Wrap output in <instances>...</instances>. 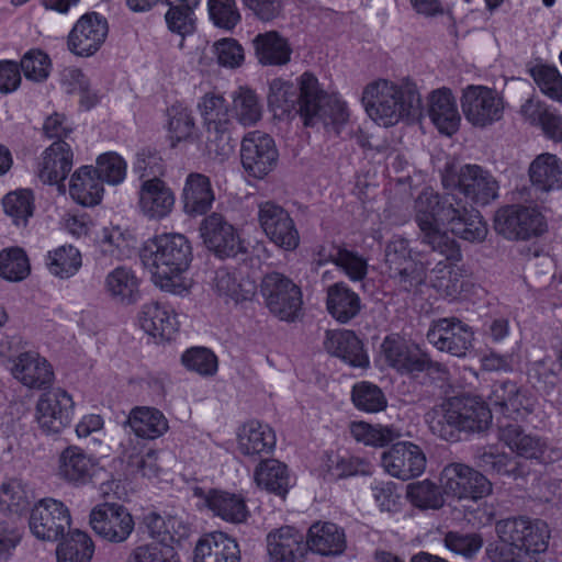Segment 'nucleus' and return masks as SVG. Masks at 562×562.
Listing matches in <instances>:
<instances>
[{
    "label": "nucleus",
    "instance_id": "obj_1",
    "mask_svg": "<svg viewBox=\"0 0 562 562\" xmlns=\"http://www.w3.org/2000/svg\"><path fill=\"white\" fill-rule=\"evenodd\" d=\"M297 80L295 86L280 78L273 79L269 86V106L274 112L286 114L297 105L306 126L322 122L339 134V128L349 119L346 102L339 94L322 89L318 79L311 72H304Z\"/></svg>",
    "mask_w": 562,
    "mask_h": 562
},
{
    "label": "nucleus",
    "instance_id": "obj_2",
    "mask_svg": "<svg viewBox=\"0 0 562 562\" xmlns=\"http://www.w3.org/2000/svg\"><path fill=\"white\" fill-rule=\"evenodd\" d=\"M494 530L498 537L494 553L499 562H546L550 529L544 520L512 517L498 520Z\"/></svg>",
    "mask_w": 562,
    "mask_h": 562
},
{
    "label": "nucleus",
    "instance_id": "obj_3",
    "mask_svg": "<svg viewBox=\"0 0 562 562\" xmlns=\"http://www.w3.org/2000/svg\"><path fill=\"white\" fill-rule=\"evenodd\" d=\"M459 195L454 192L439 194L432 189H424L415 200V221L422 232V243L442 256L449 263L460 261L462 254L458 243L439 229V224L448 225Z\"/></svg>",
    "mask_w": 562,
    "mask_h": 562
},
{
    "label": "nucleus",
    "instance_id": "obj_4",
    "mask_svg": "<svg viewBox=\"0 0 562 562\" xmlns=\"http://www.w3.org/2000/svg\"><path fill=\"white\" fill-rule=\"evenodd\" d=\"M491 422L492 411L480 396L461 394L447 398L435 411L429 428L443 440L458 441L461 432H483Z\"/></svg>",
    "mask_w": 562,
    "mask_h": 562
},
{
    "label": "nucleus",
    "instance_id": "obj_5",
    "mask_svg": "<svg viewBox=\"0 0 562 562\" xmlns=\"http://www.w3.org/2000/svg\"><path fill=\"white\" fill-rule=\"evenodd\" d=\"M361 102L369 116L384 126L404 117H416L422 111V98L415 85L398 86L383 79L364 88Z\"/></svg>",
    "mask_w": 562,
    "mask_h": 562
},
{
    "label": "nucleus",
    "instance_id": "obj_6",
    "mask_svg": "<svg viewBox=\"0 0 562 562\" xmlns=\"http://www.w3.org/2000/svg\"><path fill=\"white\" fill-rule=\"evenodd\" d=\"M143 265L151 272L161 288L184 272L192 260V247L188 238L178 233L156 235L142 250Z\"/></svg>",
    "mask_w": 562,
    "mask_h": 562
},
{
    "label": "nucleus",
    "instance_id": "obj_7",
    "mask_svg": "<svg viewBox=\"0 0 562 562\" xmlns=\"http://www.w3.org/2000/svg\"><path fill=\"white\" fill-rule=\"evenodd\" d=\"M382 351L390 367L411 379L422 378L420 384L446 378L447 369L442 363L432 361L418 346L403 339L386 337L382 342Z\"/></svg>",
    "mask_w": 562,
    "mask_h": 562
},
{
    "label": "nucleus",
    "instance_id": "obj_8",
    "mask_svg": "<svg viewBox=\"0 0 562 562\" xmlns=\"http://www.w3.org/2000/svg\"><path fill=\"white\" fill-rule=\"evenodd\" d=\"M203 125L206 130L207 142L215 145L218 156H228L237 144L234 137L236 122L231 114L229 104L220 94L206 93L198 103Z\"/></svg>",
    "mask_w": 562,
    "mask_h": 562
},
{
    "label": "nucleus",
    "instance_id": "obj_9",
    "mask_svg": "<svg viewBox=\"0 0 562 562\" xmlns=\"http://www.w3.org/2000/svg\"><path fill=\"white\" fill-rule=\"evenodd\" d=\"M260 292L269 311L281 321H294L303 304L301 288L280 272L267 273Z\"/></svg>",
    "mask_w": 562,
    "mask_h": 562
},
{
    "label": "nucleus",
    "instance_id": "obj_10",
    "mask_svg": "<svg viewBox=\"0 0 562 562\" xmlns=\"http://www.w3.org/2000/svg\"><path fill=\"white\" fill-rule=\"evenodd\" d=\"M385 265L389 277L404 291L423 284L426 279V267L412 257L409 241L395 235L385 246Z\"/></svg>",
    "mask_w": 562,
    "mask_h": 562
},
{
    "label": "nucleus",
    "instance_id": "obj_11",
    "mask_svg": "<svg viewBox=\"0 0 562 562\" xmlns=\"http://www.w3.org/2000/svg\"><path fill=\"white\" fill-rule=\"evenodd\" d=\"M546 217L536 207L509 205L494 215V231L507 239L528 240L547 232Z\"/></svg>",
    "mask_w": 562,
    "mask_h": 562
},
{
    "label": "nucleus",
    "instance_id": "obj_12",
    "mask_svg": "<svg viewBox=\"0 0 562 562\" xmlns=\"http://www.w3.org/2000/svg\"><path fill=\"white\" fill-rule=\"evenodd\" d=\"M69 508L61 502L45 497L34 503L30 510V531L43 541H56L70 528Z\"/></svg>",
    "mask_w": 562,
    "mask_h": 562
},
{
    "label": "nucleus",
    "instance_id": "obj_13",
    "mask_svg": "<svg viewBox=\"0 0 562 562\" xmlns=\"http://www.w3.org/2000/svg\"><path fill=\"white\" fill-rule=\"evenodd\" d=\"M279 153L274 139L267 133L252 131L240 142V161L245 172L263 179L277 166Z\"/></svg>",
    "mask_w": 562,
    "mask_h": 562
},
{
    "label": "nucleus",
    "instance_id": "obj_14",
    "mask_svg": "<svg viewBox=\"0 0 562 562\" xmlns=\"http://www.w3.org/2000/svg\"><path fill=\"white\" fill-rule=\"evenodd\" d=\"M75 403L63 389L44 392L36 404V420L43 432L55 435L68 427L74 417Z\"/></svg>",
    "mask_w": 562,
    "mask_h": 562
},
{
    "label": "nucleus",
    "instance_id": "obj_15",
    "mask_svg": "<svg viewBox=\"0 0 562 562\" xmlns=\"http://www.w3.org/2000/svg\"><path fill=\"white\" fill-rule=\"evenodd\" d=\"M89 522L98 536L114 543L124 542L135 526L127 508L116 503H103L94 506L90 513Z\"/></svg>",
    "mask_w": 562,
    "mask_h": 562
},
{
    "label": "nucleus",
    "instance_id": "obj_16",
    "mask_svg": "<svg viewBox=\"0 0 562 562\" xmlns=\"http://www.w3.org/2000/svg\"><path fill=\"white\" fill-rule=\"evenodd\" d=\"M442 184L446 189L458 190L457 195L472 199L475 203L485 204L490 196L488 172L479 165H464L457 169L447 165L442 173Z\"/></svg>",
    "mask_w": 562,
    "mask_h": 562
},
{
    "label": "nucleus",
    "instance_id": "obj_17",
    "mask_svg": "<svg viewBox=\"0 0 562 562\" xmlns=\"http://www.w3.org/2000/svg\"><path fill=\"white\" fill-rule=\"evenodd\" d=\"M258 221L268 238L284 250H294L300 235L290 214L273 201L258 205Z\"/></svg>",
    "mask_w": 562,
    "mask_h": 562
},
{
    "label": "nucleus",
    "instance_id": "obj_18",
    "mask_svg": "<svg viewBox=\"0 0 562 562\" xmlns=\"http://www.w3.org/2000/svg\"><path fill=\"white\" fill-rule=\"evenodd\" d=\"M427 340L439 351L454 357H464L472 347L473 333L471 328L456 317H445L435 321L427 331Z\"/></svg>",
    "mask_w": 562,
    "mask_h": 562
},
{
    "label": "nucleus",
    "instance_id": "obj_19",
    "mask_svg": "<svg viewBox=\"0 0 562 562\" xmlns=\"http://www.w3.org/2000/svg\"><path fill=\"white\" fill-rule=\"evenodd\" d=\"M381 465L391 476L407 481L424 473L426 456L416 443L398 441L382 453Z\"/></svg>",
    "mask_w": 562,
    "mask_h": 562
},
{
    "label": "nucleus",
    "instance_id": "obj_20",
    "mask_svg": "<svg viewBox=\"0 0 562 562\" xmlns=\"http://www.w3.org/2000/svg\"><path fill=\"white\" fill-rule=\"evenodd\" d=\"M441 482L445 492L459 499H481L490 493L492 486L483 474L462 463L447 465Z\"/></svg>",
    "mask_w": 562,
    "mask_h": 562
},
{
    "label": "nucleus",
    "instance_id": "obj_21",
    "mask_svg": "<svg viewBox=\"0 0 562 562\" xmlns=\"http://www.w3.org/2000/svg\"><path fill=\"white\" fill-rule=\"evenodd\" d=\"M200 232L206 247L220 258L235 257L245 249L236 228L220 213L207 215Z\"/></svg>",
    "mask_w": 562,
    "mask_h": 562
},
{
    "label": "nucleus",
    "instance_id": "obj_22",
    "mask_svg": "<svg viewBox=\"0 0 562 562\" xmlns=\"http://www.w3.org/2000/svg\"><path fill=\"white\" fill-rule=\"evenodd\" d=\"M108 32V21L103 15L98 12L86 13L71 29L68 48L78 56H92L104 43Z\"/></svg>",
    "mask_w": 562,
    "mask_h": 562
},
{
    "label": "nucleus",
    "instance_id": "obj_23",
    "mask_svg": "<svg viewBox=\"0 0 562 562\" xmlns=\"http://www.w3.org/2000/svg\"><path fill=\"white\" fill-rule=\"evenodd\" d=\"M268 562H304L305 535L293 526L272 529L266 537Z\"/></svg>",
    "mask_w": 562,
    "mask_h": 562
},
{
    "label": "nucleus",
    "instance_id": "obj_24",
    "mask_svg": "<svg viewBox=\"0 0 562 562\" xmlns=\"http://www.w3.org/2000/svg\"><path fill=\"white\" fill-rule=\"evenodd\" d=\"M137 206L143 216L149 221L168 217L176 203L172 189L161 179L144 180L137 192Z\"/></svg>",
    "mask_w": 562,
    "mask_h": 562
},
{
    "label": "nucleus",
    "instance_id": "obj_25",
    "mask_svg": "<svg viewBox=\"0 0 562 562\" xmlns=\"http://www.w3.org/2000/svg\"><path fill=\"white\" fill-rule=\"evenodd\" d=\"M498 439L503 441L513 452L526 459H535L541 463H547L548 445L539 436L525 434L518 424H503L498 422Z\"/></svg>",
    "mask_w": 562,
    "mask_h": 562
},
{
    "label": "nucleus",
    "instance_id": "obj_26",
    "mask_svg": "<svg viewBox=\"0 0 562 562\" xmlns=\"http://www.w3.org/2000/svg\"><path fill=\"white\" fill-rule=\"evenodd\" d=\"M74 153L68 143L56 140L42 154L37 176L43 183L58 184L64 181L72 168Z\"/></svg>",
    "mask_w": 562,
    "mask_h": 562
},
{
    "label": "nucleus",
    "instance_id": "obj_27",
    "mask_svg": "<svg viewBox=\"0 0 562 562\" xmlns=\"http://www.w3.org/2000/svg\"><path fill=\"white\" fill-rule=\"evenodd\" d=\"M13 376L31 389H45L54 380L52 366L36 352L20 353L11 367Z\"/></svg>",
    "mask_w": 562,
    "mask_h": 562
},
{
    "label": "nucleus",
    "instance_id": "obj_28",
    "mask_svg": "<svg viewBox=\"0 0 562 562\" xmlns=\"http://www.w3.org/2000/svg\"><path fill=\"white\" fill-rule=\"evenodd\" d=\"M183 212L191 216L205 215L215 201V193L207 176L191 172L187 176L182 189Z\"/></svg>",
    "mask_w": 562,
    "mask_h": 562
},
{
    "label": "nucleus",
    "instance_id": "obj_29",
    "mask_svg": "<svg viewBox=\"0 0 562 562\" xmlns=\"http://www.w3.org/2000/svg\"><path fill=\"white\" fill-rule=\"evenodd\" d=\"M326 351L353 368L369 366V357L362 341L352 330H328L324 340Z\"/></svg>",
    "mask_w": 562,
    "mask_h": 562
},
{
    "label": "nucleus",
    "instance_id": "obj_30",
    "mask_svg": "<svg viewBox=\"0 0 562 562\" xmlns=\"http://www.w3.org/2000/svg\"><path fill=\"white\" fill-rule=\"evenodd\" d=\"M306 551L330 557L344 553L346 535L342 528L334 522H314L305 535Z\"/></svg>",
    "mask_w": 562,
    "mask_h": 562
},
{
    "label": "nucleus",
    "instance_id": "obj_31",
    "mask_svg": "<svg viewBox=\"0 0 562 562\" xmlns=\"http://www.w3.org/2000/svg\"><path fill=\"white\" fill-rule=\"evenodd\" d=\"M97 465V461L82 449L70 446L59 456L58 474L75 486H83L91 482Z\"/></svg>",
    "mask_w": 562,
    "mask_h": 562
},
{
    "label": "nucleus",
    "instance_id": "obj_32",
    "mask_svg": "<svg viewBox=\"0 0 562 562\" xmlns=\"http://www.w3.org/2000/svg\"><path fill=\"white\" fill-rule=\"evenodd\" d=\"M428 115L441 134L451 136L458 131L461 117L450 89L441 88L430 93Z\"/></svg>",
    "mask_w": 562,
    "mask_h": 562
},
{
    "label": "nucleus",
    "instance_id": "obj_33",
    "mask_svg": "<svg viewBox=\"0 0 562 562\" xmlns=\"http://www.w3.org/2000/svg\"><path fill=\"white\" fill-rule=\"evenodd\" d=\"M254 477L260 488L282 499L295 485V479L289 467L277 459L261 460L255 469Z\"/></svg>",
    "mask_w": 562,
    "mask_h": 562
},
{
    "label": "nucleus",
    "instance_id": "obj_34",
    "mask_svg": "<svg viewBox=\"0 0 562 562\" xmlns=\"http://www.w3.org/2000/svg\"><path fill=\"white\" fill-rule=\"evenodd\" d=\"M140 328L153 337L169 340L177 330L173 308L164 302H150L142 306L138 314Z\"/></svg>",
    "mask_w": 562,
    "mask_h": 562
},
{
    "label": "nucleus",
    "instance_id": "obj_35",
    "mask_svg": "<svg viewBox=\"0 0 562 562\" xmlns=\"http://www.w3.org/2000/svg\"><path fill=\"white\" fill-rule=\"evenodd\" d=\"M194 562H240V549L222 531L209 533L196 543Z\"/></svg>",
    "mask_w": 562,
    "mask_h": 562
},
{
    "label": "nucleus",
    "instance_id": "obj_36",
    "mask_svg": "<svg viewBox=\"0 0 562 562\" xmlns=\"http://www.w3.org/2000/svg\"><path fill=\"white\" fill-rule=\"evenodd\" d=\"M361 299L346 282L338 281L326 290L328 314L340 324H348L361 311Z\"/></svg>",
    "mask_w": 562,
    "mask_h": 562
},
{
    "label": "nucleus",
    "instance_id": "obj_37",
    "mask_svg": "<svg viewBox=\"0 0 562 562\" xmlns=\"http://www.w3.org/2000/svg\"><path fill=\"white\" fill-rule=\"evenodd\" d=\"M138 438L155 440L169 430V422L165 414L153 406H134L124 423Z\"/></svg>",
    "mask_w": 562,
    "mask_h": 562
},
{
    "label": "nucleus",
    "instance_id": "obj_38",
    "mask_svg": "<svg viewBox=\"0 0 562 562\" xmlns=\"http://www.w3.org/2000/svg\"><path fill=\"white\" fill-rule=\"evenodd\" d=\"M277 443L274 430L259 420L246 423L238 435V449L247 457L271 453Z\"/></svg>",
    "mask_w": 562,
    "mask_h": 562
},
{
    "label": "nucleus",
    "instance_id": "obj_39",
    "mask_svg": "<svg viewBox=\"0 0 562 562\" xmlns=\"http://www.w3.org/2000/svg\"><path fill=\"white\" fill-rule=\"evenodd\" d=\"M526 121L541 128L543 135L555 142L562 143V115L543 102L528 99L520 110Z\"/></svg>",
    "mask_w": 562,
    "mask_h": 562
},
{
    "label": "nucleus",
    "instance_id": "obj_40",
    "mask_svg": "<svg viewBox=\"0 0 562 562\" xmlns=\"http://www.w3.org/2000/svg\"><path fill=\"white\" fill-rule=\"evenodd\" d=\"M454 210H458V213L456 216H451L452 218L448 223L451 233L459 238L472 243L483 240L487 229L480 212L473 207H468V201L460 196Z\"/></svg>",
    "mask_w": 562,
    "mask_h": 562
},
{
    "label": "nucleus",
    "instance_id": "obj_41",
    "mask_svg": "<svg viewBox=\"0 0 562 562\" xmlns=\"http://www.w3.org/2000/svg\"><path fill=\"white\" fill-rule=\"evenodd\" d=\"M103 183L92 166H81L71 176L70 196L82 206H94L103 196Z\"/></svg>",
    "mask_w": 562,
    "mask_h": 562
},
{
    "label": "nucleus",
    "instance_id": "obj_42",
    "mask_svg": "<svg viewBox=\"0 0 562 562\" xmlns=\"http://www.w3.org/2000/svg\"><path fill=\"white\" fill-rule=\"evenodd\" d=\"M528 173L537 190L549 192L562 188V160L557 155L540 154L530 164Z\"/></svg>",
    "mask_w": 562,
    "mask_h": 562
},
{
    "label": "nucleus",
    "instance_id": "obj_43",
    "mask_svg": "<svg viewBox=\"0 0 562 562\" xmlns=\"http://www.w3.org/2000/svg\"><path fill=\"white\" fill-rule=\"evenodd\" d=\"M256 56L263 66H283L291 59L292 48L276 31L260 33L252 41Z\"/></svg>",
    "mask_w": 562,
    "mask_h": 562
},
{
    "label": "nucleus",
    "instance_id": "obj_44",
    "mask_svg": "<svg viewBox=\"0 0 562 562\" xmlns=\"http://www.w3.org/2000/svg\"><path fill=\"white\" fill-rule=\"evenodd\" d=\"M465 119L475 126L492 122V89L483 86H468L461 98Z\"/></svg>",
    "mask_w": 562,
    "mask_h": 562
},
{
    "label": "nucleus",
    "instance_id": "obj_45",
    "mask_svg": "<svg viewBox=\"0 0 562 562\" xmlns=\"http://www.w3.org/2000/svg\"><path fill=\"white\" fill-rule=\"evenodd\" d=\"M106 293L123 304H133L139 299V279L132 268L120 266L110 271L104 281Z\"/></svg>",
    "mask_w": 562,
    "mask_h": 562
},
{
    "label": "nucleus",
    "instance_id": "obj_46",
    "mask_svg": "<svg viewBox=\"0 0 562 562\" xmlns=\"http://www.w3.org/2000/svg\"><path fill=\"white\" fill-rule=\"evenodd\" d=\"M207 507L214 515L233 524L243 522L249 516L245 498L239 494L225 491L211 490Z\"/></svg>",
    "mask_w": 562,
    "mask_h": 562
},
{
    "label": "nucleus",
    "instance_id": "obj_47",
    "mask_svg": "<svg viewBox=\"0 0 562 562\" xmlns=\"http://www.w3.org/2000/svg\"><path fill=\"white\" fill-rule=\"evenodd\" d=\"M0 505L9 512L22 515L34 505V494L20 479H5L0 485Z\"/></svg>",
    "mask_w": 562,
    "mask_h": 562
},
{
    "label": "nucleus",
    "instance_id": "obj_48",
    "mask_svg": "<svg viewBox=\"0 0 562 562\" xmlns=\"http://www.w3.org/2000/svg\"><path fill=\"white\" fill-rule=\"evenodd\" d=\"M94 552L91 538L81 530H74L57 547L58 562H89Z\"/></svg>",
    "mask_w": 562,
    "mask_h": 562
},
{
    "label": "nucleus",
    "instance_id": "obj_49",
    "mask_svg": "<svg viewBox=\"0 0 562 562\" xmlns=\"http://www.w3.org/2000/svg\"><path fill=\"white\" fill-rule=\"evenodd\" d=\"M262 103L249 88H239L233 98V112L236 124L244 127L256 125L262 117Z\"/></svg>",
    "mask_w": 562,
    "mask_h": 562
},
{
    "label": "nucleus",
    "instance_id": "obj_50",
    "mask_svg": "<svg viewBox=\"0 0 562 562\" xmlns=\"http://www.w3.org/2000/svg\"><path fill=\"white\" fill-rule=\"evenodd\" d=\"M215 289L220 295H225L239 302L250 299L254 294V284L239 279L237 272L228 268H220L215 272Z\"/></svg>",
    "mask_w": 562,
    "mask_h": 562
},
{
    "label": "nucleus",
    "instance_id": "obj_51",
    "mask_svg": "<svg viewBox=\"0 0 562 562\" xmlns=\"http://www.w3.org/2000/svg\"><path fill=\"white\" fill-rule=\"evenodd\" d=\"M46 265L52 274L70 278L81 267V255L76 247L64 245L48 252Z\"/></svg>",
    "mask_w": 562,
    "mask_h": 562
},
{
    "label": "nucleus",
    "instance_id": "obj_52",
    "mask_svg": "<svg viewBox=\"0 0 562 562\" xmlns=\"http://www.w3.org/2000/svg\"><path fill=\"white\" fill-rule=\"evenodd\" d=\"M351 401L357 409L366 413H378L387 406L381 387L369 381H360L352 386Z\"/></svg>",
    "mask_w": 562,
    "mask_h": 562
},
{
    "label": "nucleus",
    "instance_id": "obj_53",
    "mask_svg": "<svg viewBox=\"0 0 562 562\" xmlns=\"http://www.w3.org/2000/svg\"><path fill=\"white\" fill-rule=\"evenodd\" d=\"M350 432L357 441L372 447H385L401 436L391 426L371 425L366 422L352 423Z\"/></svg>",
    "mask_w": 562,
    "mask_h": 562
},
{
    "label": "nucleus",
    "instance_id": "obj_54",
    "mask_svg": "<svg viewBox=\"0 0 562 562\" xmlns=\"http://www.w3.org/2000/svg\"><path fill=\"white\" fill-rule=\"evenodd\" d=\"M528 74L544 95L562 103V75L554 65L538 63Z\"/></svg>",
    "mask_w": 562,
    "mask_h": 562
},
{
    "label": "nucleus",
    "instance_id": "obj_55",
    "mask_svg": "<svg viewBox=\"0 0 562 562\" xmlns=\"http://www.w3.org/2000/svg\"><path fill=\"white\" fill-rule=\"evenodd\" d=\"M31 271L26 252L20 247L0 251V277L12 282L24 280Z\"/></svg>",
    "mask_w": 562,
    "mask_h": 562
},
{
    "label": "nucleus",
    "instance_id": "obj_56",
    "mask_svg": "<svg viewBox=\"0 0 562 562\" xmlns=\"http://www.w3.org/2000/svg\"><path fill=\"white\" fill-rule=\"evenodd\" d=\"M407 498L411 504L420 509H439L445 501L439 486L429 480L407 485Z\"/></svg>",
    "mask_w": 562,
    "mask_h": 562
},
{
    "label": "nucleus",
    "instance_id": "obj_57",
    "mask_svg": "<svg viewBox=\"0 0 562 562\" xmlns=\"http://www.w3.org/2000/svg\"><path fill=\"white\" fill-rule=\"evenodd\" d=\"M168 132L171 146L190 138L194 131V119L191 111L182 104H173L168 109Z\"/></svg>",
    "mask_w": 562,
    "mask_h": 562
},
{
    "label": "nucleus",
    "instance_id": "obj_58",
    "mask_svg": "<svg viewBox=\"0 0 562 562\" xmlns=\"http://www.w3.org/2000/svg\"><path fill=\"white\" fill-rule=\"evenodd\" d=\"M19 67L26 80L44 82L49 77L52 60L44 50L32 48L22 56Z\"/></svg>",
    "mask_w": 562,
    "mask_h": 562
},
{
    "label": "nucleus",
    "instance_id": "obj_59",
    "mask_svg": "<svg viewBox=\"0 0 562 562\" xmlns=\"http://www.w3.org/2000/svg\"><path fill=\"white\" fill-rule=\"evenodd\" d=\"M133 172L142 182L146 179H160L165 172L161 154L154 147L146 146L137 150L133 161Z\"/></svg>",
    "mask_w": 562,
    "mask_h": 562
},
{
    "label": "nucleus",
    "instance_id": "obj_60",
    "mask_svg": "<svg viewBox=\"0 0 562 562\" xmlns=\"http://www.w3.org/2000/svg\"><path fill=\"white\" fill-rule=\"evenodd\" d=\"M94 172L100 177L102 183L112 186L120 184L126 177L127 164L122 156L114 151L101 154L97 158Z\"/></svg>",
    "mask_w": 562,
    "mask_h": 562
},
{
    "label": "nucleus",
    "instance_id": "obj_61",
    "mask_svg": "<svg viewBox=\"0 0 562 562\" xmlns=\"http://www.w3.org/2000/svg\"><path fill=\"white\" fill-rule=\"evenodd\" d=\"M207 12L212 23L224 31H233L241 21L235 0H207Z\"/></svg>",
    "mask_w": 562,
    "mask_h": 562
},
{
    "label": "nucleus",
    "instance_id": "obj_62",
    "mask_svg": "<svg viewBox=\"0 0 562 562\" xmlns=\"http://www.w3.org/2000/svg\"><path fill=\"white\" fill-rule=\"evenodd\" d=\"M7 215L12 217L15 225H26L30 216L33 215V195L30 190H19L8 193L2 201Z\"/></svg>",
    "mask_w": 562,
    "mask_h": 562
},
{
    "label": "nucleus",
    "instance_id": "obj_63",
    "mask_svg": "<svg viewBox=\"0 0 562 562\" xmlns=\"http://www.w3.org/2000/svg\"><path fill=\"white\" fill-rule=\"evenodd\" d=\"M494 407H498L506 417L513 414H519L524 407V398L516 383L512 381H501L494 383Z\"/></svg>",
    "mask_w": 562,
    "mask_h": 562
},
{
    "label": "nucleus",
    "instance_id": "obj_64",
    "mask_svg": "<svg viewBox=\"0 0 562 562\" xmlns=\"http://www.w3.org/2000/svg\"><path fill=\"white\" fill-rule=\"evenodd\" d=\"M182 364L190 371L203 376L214 375L217 371V357L205 347H191L181 356Z\"/></svg>",
    "mask_w": 562,
    "mask_h": 562
}]
</instances>
